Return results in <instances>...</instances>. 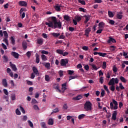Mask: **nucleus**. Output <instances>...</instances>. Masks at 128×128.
<instances>
[{
	"instance_id": "obj_1",
	"label": "nucleus",
	"mask_w": 128,
	"mask_h": 128,
	"mask_svg": "<svg viewBox=\"0 0 128 128\" xmlns=\"http://www.w3.org/2000/svg\"><path fill=\"white\" fill-rule=\"evenodd\" d=\"M51 20H52L50 21L49 22H46V26H48L49 28H54V30H56V28H62V22L60 20L58 22L56 17L52 16Z\"/></svg>"
},
{
	"instance_id": "obj_2",
	"label": "nucleus",
	"mask_w": 128,
	"mask_h": 128,
	"mask_svg": "<svg viewBox=\"0 0 128 128\" xmlns=\"http://www.w3.org/2000/svg\"><path fill=\"white\" fill-rule=\"evenodd\" d=\"M92 104L90 102L88 101L84 104V110L86 112H88V110H92Z\"/></svg>"
},
{
	"instance_id": "obj_3",
	"label": "nucleus",
	"mask_w": 128,
	"mask_h": 128,
	"mask_svg": "<svg viewBox=\"0 0 128 128\" xmlns=\"http://www.w3.org/2000/svg\"><path fill=\"white\" fill-rule=\"evenodd\" d=\"M68 64V60L67 58L62 59L60 62V64L62 66H66Z\"/></svg>"
},
{
	"instance_id": "obj_4",
	"label": "nucleus",
	"mask_w": 128,
	"mask_h": 128,
	"mask_svg": "<svg viewBox=\"0 0 128 128\" xmlns=\"http://www.w3.org/2000/svg\"><path fill=\"white\" fill-rule=\"evenodd\" d=\"M11 56H14V58H18L19 56H20V54H18V53L16 52H11Z\"/></svg>"
},
{
	"instance_id": "obj_5",
	"label": "nucleus",
	"mask_w": 128,
	"mask_h": 128,
	"mask_svg": "<svg viewBox=\"0 0 128 128\" xmlns=\"http://www.w3.org/2000/svg\"><path fill=\"white\" fill-rule=\"evenodd\" d=\"M10 64L12 70H14V72H16V70H18V68H16V66L14 64L12 63V62H10Z\"/></svg>"
},
{
	"instance_id": "obj_6",
	"label": "nucleus",
	"mask_w": 128,
	"mask_h": 128,
	"mask_svg": "<svg viewBox=\"0 0 128 128\" xmlns=\"http://www.w3.org/2000/svg\"><path fill=\"white\" fill-rule=\"evenodd\" d=\"M116 116H118V112L116 110H114V112L112 114V120H116Z\"/></svg>"
},
{
	"instance_id": "obj_7",
	"label": "nucleus",
	"mask_w": 128,
	"mask_h": 128,
	"mask_svg": "<svg viewBox=\"0 0 128 128\" xmlns=\"http://www.w3.org/2000/svg\"><path fill=\"white\" fill-rule=\"evenodd\" d=\"M108 44H110L111 42L116 43V40L112 37H109V39L107 41Z\"/></svg>"
},
{
	"instance_id": "obj_8",
	"label": "nucleus",
	"mask_w": 128,
	"mask_h": 128,
	"mask_svg": "<svg viewBox=\"0 0 128 128\" xmlns=\"http://www.w3.org/2000/svg\"><path fill=\"white\" fill-rule=\"evenodd\" d=\"M84 36H86L87 38H88V34H90V32H92L90 28H88L86 30H85Z\"/></svg>"
},
{
	"instance_id": "obj_9",
	"label": "nucleus",
	"mask_w": 128,
	"mask_h": 128,
	"mask_svg": "<svg viewBox=\"0 0 128 128\" xmlns=\"http://www.w3.org/2000/svg\"><path fill=\"white\" fill-rule=\"evenodd\" d=\"M112 100V103L114 104V110H118V102L115 100L114 99H113Z\"/></svg>"
},
{
	"instance_id": "obj_10",
	"label": "nucleus",
	"mask_w": 128,
	"mask_h": 128,
	"mask_svg": "<svg viewBox=\"0 0 128 128\" xmlns=\"http://www.w3.org/2000/svg\"><path fill=\"white\" fill-rule=\"evenodd\" d=\"M2 84L4 88H6V86H8V82H6V78L2 79Z\"/></svg>"
},
{
	"instance_id": "obj_11",
	"label": "nucleus",
	"mask_w": 128,
	"mask_h": 128,
	"mask_svg": "<svg viewBox=\"0 0 128 128\" xmlns=\"http://www.w3.org/2000/svg\"><path fill=\"white\" fill-rule=\"evenodd\" d=\"M62 6H58V4H56V5L54 6V8L56 10V12H60Z\"/></svg>"
},
{
	"instance_id": "obj_12",
	"label": "nucleus",
	"mask_w": 128,
	"mask_h": 128,
	"mask_svg": "<svg viewBox=\"0 0 128 128\" xmlns=\"http://www.w3.org/2000/svg\"><path fill=\"white\" fill-rule=\"evenodd\" d=\"M36 44H38L40 46H42L44 44V39L42 38H38L37 40Z\"/></svg>"
},
{
	"instance_id": "obj_13",
	"label": "nucleus",
	"mask_w": 128,
	"mask_h": 128,
	"mask_svg": "<svg viewBox=\"0 0 128 128\" xmlns=\"http://www.w3.org/2000/svg\"><path fill=\"white\" fill-rule=\"evenodd\" d=\"M19 5L22 6H28V3H26L25 1H20Z\"/></svg>"
},
{
	"instance_id": "obj_14",
	"label": "nucleus",
	"mask_w": 128,
	"mask_h": 128,
	"mask_svg": "<svg viewBox=\"0 0 128 128\" xmlns=\"http://www.w3.org/2000/svg\"><path fill=\"white\" fill-rule=\"evenodd\" d=\"M34 74H38V70L36 66H33L32 68Z\"/></svg>"
},
{
	"instance_id": "obj_15",
	"label": "nucleus",
	"mask_w": 128,
	"mask_h": 128,
	"mask_svg": "<svg viewBox=\"0 0 128 128\" xmlns=\"http://www.w3.org/2000/svg\"><path fill=\"white\" fill-rule=\"evenodd\" d=\"M108 86H114V78H112L108 82Z\"/></svg>"
},
{
	"instance_id": "obj_16",
	"label": "nucleus",
	"mask_w": 128,
	"mask_h": 128,
	"mask_svg": "<svg viewBox=\"0 0 128 128\" xmlns=\"http://www.w3.org/2000/svg\"><path fill=\"white\" fill-rule=\"evenodd\" d=\"M84 18H85L86 20L84 22V24H88V22L90 20V15H84Z\"/></svg>"
},
{
	"instance_id": "obj_17",
	"label": "nucleus",
	"mask_w": 128,
	"mask_h": 128,
	"mask_svg": "<svg viewBox=\"0 0 128 128\" xmlns=\"http://www.w3.org/2000/svg\"><path fill=\"white\" fill-rule=\"evenodd\" d=\"M104 26V22H100L98 24V28L102 30Z\"/></svg>"
},
{
	"instance_id": "obj_18",
	"label": "nucleus",
	"mask_w": 128,
	"mask_h": 128,
	"mask_svg": "<svg viewBox=\"0 0 128 128\" xmlns=\"http://www.w3.org/2000/svg\"><path fill=\"white\" fill-rule=\"evenodd\" d=\"M82 96L81 95H78L76 97H74L73 98V100H82Z\"/></svg>"
},
{
	"instance_id": "obj_19",
	"label": "nucleus",
	"mask_w": 128,
	"mask_h": 128,
	"mask_svg": "<svg viewBox=\"0 0 128 128\" xmlns=\"http://www.w3.org/2000/svg\"><path fill=\"white\" fill-rule=\"evenodd\" d=\"M36 64H39L40 63V55L38 54H36Z\"/></svg>"
},
{
	"instance_id": "obj_20",
	"label": "nucleus",
	"mask_w": 128,
	"mask_h": 128,
	"mask_svg": "<svg viewBox=\"0 0 128 128\" xmlns=\"http://www.w3.org/2000/svg\"><path fill=\"white\" fill-rule=\"evenodd\" d=\"M48 124L49 126H52L54 124V120L52 118H50L48 120Z\"/></svg>"
},
{
	"instance_id": "obj_21",
	"label": "nucleus",
	"mask_w": 128,
	"mask_h": 128,
	"mask_svg": "<svg viewBox=\"0 0 128 128\" xmlns=\"http://www.w3.org/2000/svg\"><path fill=\"white\" fill-rule=\"evenodd\" d=\"M64 18L65 20L67 22H70V18L68 15H64Z\"/></svg>"
},
{
	"instance_id": "obj_22",
	"label": "nucleus",
	"mask_w": 128,
	"mask_h": 128,
	"mask_svg": "<svg viewBox=\"0 0 128 128\" xmlns=\"http://www.w3.org/2000/svg\"><path fill=\"white\" fill-rule=\"evenodd\" d=\"M22 46L24 50H26L28 48V44H26V42H23L22 43Z\"/></svg>"
},
{
	"instance_id": "obj_23",
	"label": "nucleus",
	"mask_w": 128,
	"mask_h": 128,
	"mask_svg": "<svg viewBox=\"0 0 128 128\" xmlns=\"http://www.w3.org/2000/svg\"><path fill=\"white\" fill-rule=\"evenodd\" d=\"M43 66H44L48 70H50V64L49 62L45 63Z\"/></svg>"
},
{
	"instance_id": "obj_24",
	"label": "nucleus",
	"mask_w": 128,
	"mask_h": 128,
	"mask_svg": "<svg viewBox=\"0 0 128 128\" xmlns=\"http://www.w3.org/2000/svg\"><path fill=\"white\" fill-rule=\"evenodd\" d=\"M52 36L54 38H58L60 36V33H56V32H53L52 34Z\"/></svg>"
},
{
	"instance_id": "obj_25",
	"label": "nucleus",
	"mask_w": 128,
	"mask_h": 128,
	"mask_svg": "<svg viewBox=\"0 0 128 128\" xmlns=\"http://www.w3.org/2000/svg\"><path fill=\"white\" fill-rule=\"evenodd\" d=\"M104 88L105 90H106L108 94H110V90H108V86H106V85L104 86Z\"/></svg>"
},
{
	"instance_id": "obj_26",
	"label": "nucleus",
	"mask_w": 128,
	"mask_h": 128,
	"mask_svg": "<svg viewBox=\"0 0 128 128\" xmlns=\"http://www.w3.org/2000/svg\"><path fill=\"white\" fill-rule=\"evenodd\" d=\"M120 80L122 82H124V83L126 82V80L124 77L122 76H120Z\"/></svg>"
},
{
	"instance_id": "obj_27",
	"label": "nucleus",
	"mask_w": 128,
	"mask_h": 128,
	"mask_svg": "<svg viewBox=\"0 0 128 128\" xmlns=\"http://www.w3.org/2000/svg\"><path fill=\"white\" fill-rule=\"evenodd\" d=\"M55 90H56L57 92H62V90L60 89V86L57 85L54 87Z\"/></svg>"
},
{
	"instance_id": "obj_28",
	"label": "nucleus",
	"mask_w": 128,
	"mask_h": 128,
	"mask_svg": "<svg viewBox=\"0 0 128 128\" xmlns=\"http://www.w3.org/2000/svg\"><path fill=\"white\" fill-rule=\"evenodd\" d=\"M2 58L4 59V62H8V56L4 55Z\"/></svg>"
},
{
	"instance_id": "obj_29",
	"label": "nucleus",
	"mask_w": 128,
	"mask_h": 128,
	"mask_svg": "<svg viewBox=\"0 0 128 128\" xmlns=\"http://www.w3.org/2000/svg\"><path fill=\"white\" fill-rule=\"evenodd\" d=\"M8 38H4L3 40H2V41L5 42L6 46H8Z\"/></svg>"
},
{
	"instance_id": "obj_30",
	"label": "nucleus",
	"mask_w": 128,
	"mask_h": 128,
	"mask_svg": "<svg viewBox=\"0 0 128 128\" xmlns=\"http://www.w3.org/2000/svg\"><path fill=\"white\" fill-rule=\"evenodd\" d=\"M110 90H111V92H114L116 90V86L114 85H111V86L109 88Z\"/></svg>"
},
{
	"instance_id": "obj_31",
	"label": "nucleus",
	"mask_w": 128,
	"mask_h": 128,
	"mask_svg": "<svg viewBox=\"0 0 128 128\" xmlns=\"http://www.w3.org/2000/svg\"><path fill=\"white\" fill-rule=\"evenodd\" d=\"M56 54H62L64 53V50L60 49H58L56 50Z\"/></svg>"
},
{
	"instance_id": "obj_32",
	"label": "nucleus",
	"mask_w": 128,
	"mask_h": 128,
	"mask_svg": "<svg viewBox=\"0 0 128 128\" xmlns=\"http://www.w3.org/2000/svg\"><path fill=\"white\" fill-rule=\"evenodd\" d=\"M74 20L78 22H80V20H82V17H80V16H76L74 17Z\"/></svg>"
},
{
	"instance_id": "obj_33",
	"label": "nucleus",
	"mask_w": 128,
	"mask_h": 128,
	"mask_svg": "<svg viewBox=\"0 0 128 128\" xmlns=\"http://www.w3.org/2000/svg\"><path fill=\"white\" fill-rule=\"evenodd\" d=\"M10 40H11L12 44H13V45L16 44V40H14V36H11Z\"/></svg>"
},
{
	"instance_id": "obj_34",
	"label": "nucleus",
	"mask_w": 128,
	"mask_h": 128,
	"mask_svg": "<svg viewBox=\"0 0 128 128\" xmlns=\"http://www.w3.org/2000/svg\"><path fill=\"white\" fill-rule=\"evenodd\" d=\"M3 34H4V38H8V34L6 31H4Z\"/></svg>"
},
{
	"instance_id": "obj_35",
	"label": "nucleus",
	"mask_w": 128,
	"mask_h": 128,
	"mask_svg": "<svg viewBox=\"0 0 128 128\" xmlns=\"http://www.w3.org/2000/svg\"><path fill=\"white\" fill-rule=\"evenodd\" d=\"M110 74H112V71H108L106 74V78H110Z\"/></svg>"
},
{
	"instance_id": "obj_36",
	"label": "nucleus",
	"mask_w": 128,
	"mask_h": 128,
	"mask_svg": "<svg viewBox=\"0 0 128 128\" xmlns=\"http://www.w3.org/2000/svg\"><path fill=\"white\" fill-rule=\"evenodd\" d=\"M86 116V114H81L78 116V120H82Z\"/></svg>"
},
{
	"instance_id": "obj_37",
	"label": "nucleus",
	"mask_w": 128,
	"mask_h": 128,
	"mask_svg": "<svg viewBox=\"0 0 128 128\" xmlns=\"http://www.w3.org/2000/svg\"><path fill=\"white\" fill-rule=\"evenodd\" d=\"M108 15L110 18H114V13L110 10L108 11Z\"/></svg>"
},
{
	"instance_id": "obj_38",
	"label": "nucleus",
	"mask_w": 128,
	"mask_h": 128,
	"mask_svg": "<svg viewBox=\"0 0 128 128\" xmlns=\"http://www.w3.org/2000/svg\"><path fill=\"white\" fill-rule=\"evenodd\" d=\"M41 58H42V60H48V58H46V56L44 54H42Z\"/></svg>"
},
{
	"instance_id": "obj_39",
	"label": "nucleus",
	"mask_w": 128,
	"mask_h": 128,
	"mask_svg": "<svg viewBox=\"0 0 128 128\" xmlns=\"http://www.w3.org/2000/svg\"><path fill=\"white\" fill-rule=\"evenodd\" d=\"M28 122L30 128H34V124H32V121H30V120H28Z\"/></svg>"
},
{
	"instance_id": "obj_40",
	"label": "nucleus",
	"mask_w": 128,
	"mask_h": 128,
	"mask_svg": "<svg viewBox=\"0 0 128 128\" xmlns=\"http://www.w3.org/2000/svg\"><path fill=\"white\" fill-rule=\"evenodd\" d=\"M106 54H108L106 53H102V52H99L100 56H102V58H104V56H106Z\"/></svg>"
},
{
	"instance_id": "obj_41",
	"label": "nucleus",
	"mask_w": 128,
	"mask_h": 128,
	"mask_svg": "<svg viewBox=\"0 0 128 128\" xmlns=\"http://www.w3.org/2000/svg\"><path fill=\"white\" fill-rule=\"evenodd\" d=\"M16 113L17 116H20V114H22V113L20 112V111L18 108L16 109Z\"/></svg>"
},
{
	"instance_id": "obj_42",
	"label": "nucleus",
	"mask_w": 128,
	"mask_h": 128,
	"mask_svg": "<svg viewBox=\"0 0 128 128\" xmlns=\"http://www.w3.org/2000/svg\"><path fill=\"white\" fill-rule=\"evenodd\" d=\"M78 2L80 4H82L83 6H86V2L84 0H78Z\"/></svg>"
},
{
	"instance_id": "obj_43",
	"label": "nucleus",
	"mask_w": 128,
	"mask_h": 128,
	"mask_svg": "<svg viewBox=\"0 0 128 128\" xmlns=\"http://www.w3.org/2000/svg\"><path fill=\"white\" fill-rule=\"evenodd\" d=\"M102 68L103 70H106V62H103Z\"/></svg>"
},
{
	"instance_id": "obj_44",
	"label": "nucleus",
	"mask_w": 128,
	"mask_h": 128,
	"mask_svg": "<svg viewBox=\"0 0 128 128\" xmlns=\"http://www.w3.org/2000/svg\"><path fill=\"white\" fill-rule=\"evenodd\" d=\"M79 11L80 12H86V10L82 8H79Z\"/></svg>"
},
{
	"instance_id": "obj_45",
	"label": "nucleus",
	"mask_w": 128,
	"mask_h": 128,
	"mask_svg": "<svg viewBox=\"0 0 128 128\" xmlns=\"http://www.w3.org/2000/svg\"><path fill=\"white\" fill-rule=\"evenodd\" d=\"M58 112V108H56L53 110L52 112L51 113V114H56V112Z\"/></svg>"
},
{
	"instance_id": "obj_46",
	"label": "nucleus",
	"mask_w": 128,
	"mask_h": 128,
	"mask_svg": "<svg viewBox=\"0 0 128 128\" xmlns=\"http://www.w3.org/2000/svg\"><path fill=\"white\" fill-rule=\"evenodd\" d=\"M78 78V76H70L69 77V80H74V78Z\"/></svg>"
},
{
	"instance_id": "obj_47",
	"label": "nucleus",
	"mask_w": 128,
	"mask_h": 128,
	"mask_svg": "<svg viewBox=\"0 0 128 128\" xmlns=\"http://www.w3.org/2000/svg\"><path fill=\"white\" fill-rule=\"evenodd\" d=\"M119 88H120V90H124V87L122 86V82H120L119 84Z\"/></svg>"
},
{
	"instance_id": "obj_48",
	"label": "nucleus",
	"mask_w": 128,
	"mask_h": 128,
	"mask_svg": "<svg viewBox=\"0 0 128 128\" xmlns=\"http://www.w3.org/2000/svg\"><path fill=\"white\" fill-rule=\"evenodd\" d=\"M116 18L118 20H122V15L120 14H117Z\"/></svg>"
},
{
	"instance_id": "obj_49",
	"label": "nucleus",
	"mask_w": 128,
	"mask_h": 128,
	"mask_svg": "<svg viewBox=\"0 0 128 128\" xmlns=\"http://www.w3.org/2000/svg\"><path fill=\"white\" fill-rule=\"evenodd\" d=\"M106 94L105 92H104V90H102V92H101V95L100 96V98H104V94Z\"/></svg>"
},
{
	"instance_id": "obj_50",
	"label": "nucleus",
	"mask_w": 128,
	"mask_h": 128,
	"mask_svg": "<svg viewBox=\"0 0 128 128\" xmlns=\"http://www.w3.org/2000/svg\"><path fill=\"white\" fill-rule=\"evenodd\" d=\"M26 82L27 84H28V86H32V84H33L32 82L28 80H26Z\"/></svg>"
},
{
	"instance_id": "obj_51",
	"label": "nucleus",
	"mask_w": 128,
	"mask_h": 128,
	"mask_svg": "<svg viewBox=\"0 0 128 128\" xmlns=\"http://www.w3.org/2000/svg\"><path fill=\"white\" fill-rule=\"evenodd\" d=\"M45 80L46 82H50V76L48 75L45 76Z\"/></svg>"
},
{
	"instance_id": "obj_52",
	"label": "nucleus",
	"mask_w": 128,
	"mask_h": 128,
	"mask_svg": "<svg viewBox=\"0 0 128 128\" xmlns=\"http://www.w3.org/2000/svg\"><path fill=\"white\" fill-rule=\"evenodd\" d=\"M20 110H21V112H22V114H26V110H24V108H22V106H20Z\"/></svg>"
},
{
	"instance_id": "obj_53",
	"label": "nucleus",
	"mask_w": 128,
	"mask_h": 128,
	"mask_svg": "<svg viewBox=\"0 0 128 128\" xmlns=\"http://www.w3.org/2000/svg\"><path fill=\"white\" fill-rule=\"evenodd\" d=\"M11 100H16V94H12Z\"/></svg>"
},
{
	"instance_id": "obj_54",
	"label": "nucleus",
	"mask_w": 128,
	"mask_h": 128,
	"mask_svg": "<svg viewBox=\"0 0 128 128\" xmlns=\"http://www.w3.org/2000/svg\"><path fill=\"white\" fill-rule=\"evenodd\" d=\"M112 70L114 72H118V68H116V66H113Z\"/></svg>"
},
{
	"instance_id": "obj_55",
	"label": "nucleus",
	"mask_w": 128,
	"mask_h": 128,
	"mask_svg": "<svg viewBox=\"0 0 128 128\" xmlns=\"http://www.w3.org/2000/svg\"><path fill=\"white\" fill-rule=\"evenodd\" d=\"M110 110H114V103L112 102L110 103Z\"/></svg>"
},
{
	"instance_id": "obj_56",
	"label": "nucleus",
	"mask_w": 128,
	"mask_h": 128,
	"mask_svg": "<svg viewBox=\"0 0 128 128\" xmlns=\"http://www.w3.org/2000/svg\"><path fill=\"white\" fill-rule=\"evenodd\" d=\"M1 46L2 48H4V50H8V48L6 47V46L4 44L2 43Z\"/></svg>"
},
{
	"instance_id": "obj_57",
	"label": "nucleus",
	"mask_w": 128,
	"mask_h": 128,
	"mask_svg": "<svg viewBox=\"0 0 128 128\" xmlns=\"http://www.w3.org/2000/svg\"><path fill=\"white\" fill-rule=\"evenodd\" d=\"M26 56H28V58H30V56H32V52L30 51H28L26 54Z\"/></svg>"
},
{
	"instance_id": "obj_58",
	"label": "nucleus",
	"mask_w": 128,
	"mask_h": 128,
	"mask_svg": "<svg viewBox=\"0 0 128 128\" xmlns=\"http://www.w3.org/2000/svg\"><path fill=\"white\" fill-rule=\"evenodd\" d=\"M4 93L6 96H8V90L6 89H4L3 90Z\"/></svg>"
},
{
	"instance_id": "obj_59",
	"label": "nucleus",
	"mask_w": 128,
	"mask_h": 128,
	"mask_svg": "<svg viewBox=\"0 0 128 128\" xmlns=\"http://www.w3.org/2000/svg\"><path fill=\"white\" fill-rule=\"evenodd\" d=\"M41 54H48V52L42 50L41 52Z\"/></svg>"
},
{
	"instance_id": "obj_60",
	"label": "nucleus",
	"mask_w": 128,
	"mask_h": 128,
	"mask_svg": "<svg viewBox=\"0 0 128 128\" xmlns=\"http://www.w3.org/2000/svg\"><path fill=\"white\" fill-rule=\"evenodd\" d=\"M33 108L34 110H40V108L37 105H34Z\"/></svg>"
},
{
	"instance_id": "obj_61",
	"label": "nucleus",
	"mask_w": 128,
	"mask_h": 128,
	"mask_svg": "<svg viewBox=\"0 0 128 128\" xmlns=\"http://www.w3.org/2000/svg\"><path fill=\"white\" fill-rule=\"evenodd\" d=\"M82 49L84 50H88V47L86 46H84L82 47Z\"/></svg>"
},
{
	"instance_id": "obj_62",
	"label": "nucleus",
	"mask_w": 128,
	"mask_h": 128,
	"mask_svg": "<svg viewBox=\"0 0 128 128\" xmlns=\"http://www.w3.org/2000/svg\"><path fill=\"white\" fill-rule=\"evenodd\" d=\"M38 100H36L34 98L32 99V104H38Z\"/></svg>"
},
{
	"instance_id": "obj_63",
	"label": "nucleus",
	"mask_w": 128,
	"mask_h": 128,
	"mask_svg": "<svg viewBox=\"0 0 128 128\" xmlns=\"http://www.w3.org/2000/svg\"><path fill=\"white\" fill-rule=\"evenodd\" d=\"M100 82L101 84H104V77L101 76L100 78Z\"/></svg>"
},
{
	"instance_id": "obj_64",
	"label": "nucleus",
	"mask_w": 128,
	"mask_h": 128,
	"mask_svg": "<svg viewBox=\"0 0 128 128\" xmlns=\"http://www.w3.org/2000/svg\"><path fill=\"white\" fill-rule=\"evenodd\" d=\"M109 24L112 26H114V20H110L109 21Z\"/></svg>"
}]
</instances>
